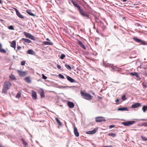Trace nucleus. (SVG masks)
Wrapping results in <instances>:
<instances>
[{"mask_svg": "<svg viewBox=\"0 0 147 147\" xmlns=\"http://www.w3.org/2000/svg\"><path fill=\"white\" fill-rule=\"evenodd\" d=\"M11 85V84L8 81L5 82L3 85L2 93L5 94H6L7 90L9 89Z\"/></svg>", "mask_w": 147, "mask_h": 147, "instance_id": "obj_1", "label": "nucleus"}, {"mask_svg": "<svg viewBox=\"0 0 147 147\" xmlns=\"http://www.w3.org/2000/svg\"><path fill=\"white\" fill-rule=\"evenodd\" d=\"M81 94L83 98L87 100H90L92 98V96L90 94L83 91L81 92Z\"/></svg>", "mask_w": 147, "mask_h": 147, "instance_id": "obj_2", "label": "nucleus"}, {"mask_svg": "<svg viewBox=\"0 0 147 147\" xmlns=\"http://www.w3.org/2000/svg\"><path fill=\"white\" fill-rule=\"evenodd\" d=\"M17 72L19 76L22 77L25 76L27 74V71H23L19 70H17Z\"/></svg>", "mask_w": 147, "mask_h": 147, "instance_id": "obj_3", "label": "nucleus"}, {"mask_svg": "<svg viewBox=\"0 0 147 147\" xmlns=\"http://www.w3.org/2000/svg\"><path fill=\"white\" fill-rule=\"evenodd\" d=\"M135 121H129L125 122H123L122 123V124L126 126H129L132 125L135 123Z\"/></svg>", "mask_w": 147, "mask_h": 147, "instance_id": "obj_4", "label": "nucleus"}, {"mask_svg": "<svg viewBox=\"0 0 147 147\" xmlns=\"http://www.w3.org/2000/svg\"><path fill=\"white\" fill-rule=\"evenodd\" d=\"M13 8L15 11L16 15L19 18L22 19H24V17L20 13L16 8L14 7H13Z\"/></svg>", "mask_w": 147, "mask_h": 147, "instance_id": "obj_5", "label": "nucleus"}, {"mask_svg": "<svg viewBox=\"0 0 147 147\" xmlns=\"http://www.w3.org/2000/svg\"><path fill=\"white\" fill-rule=\"evenodd\" d=\"M24 34L27 38H28L32 40H35L34 37L30 33L26 32H24Z\"/></svg>", "mask_w": 147, "mask_h": 147, "instance_id": "obj_6", "label": "nucleus"}, {"mask_svg": "<svg viewBox=\"0 0 147 147\" xmlns=\"http://www.w3.org/2000/svg\"><path fill=\"white\" fill-rule=\"evenodd\" d=\"M96 121L97 122H100L102 121H105L106 120L105 118L102 117H98L95 118Z\"/></svg>", "mask_w": 147, "mask_h": 147, "instance_id": "obj_7", "label": "nucleus"}, {"mask_svg": "<svg viewBox=\"0 0 147 147\" xmlns=\"http://www.w3.org/2000/svg\"><path fill=\"white\" fill-rule=\"evenodd\" d=\"M132 39L137 42L140 43L143 45H144L145 44L144 41L136 37H133Z\"/></svg>", "mask_w": 147, "mask_h": 147, "instance_id": "obj_8", "label": "nucleus"}, {"mask_svg": "<svg viewBox=\"0 0 147 147\" xmlns=\"http://www.w3.org/2000/svg\"><path fill=\"white\" fill-rule=\"evenodd\" d=\"M130 75L132 76H135L136 77L137 80H140L141 79L138 74L136 72H135L133 73H130Z\"/></svg>", "mask_w": 147, "mask_h": 147, "instance_id": "obj_9", "label": "nucleus"}, {"mask_svg": "<svg viewBox=\"0 0 147 147\" xmlns=\"http://www.w3.org/2000/svg\"><path fill=\"white\" fill-rule=\"evenodd\" d=\"M80 13L82 16L87 18H89V16L85 13L83 11V9H82L79 11Z\"/></svg>", "mask_w": 147, "mask_h": 147, "instance_id": "obj_10", "label": "nucleus"}, {"mask_svg": "<svg viewBox=\"0 0 147 147\" xmlns=\"http://www.w3.org/2000/svg\"><path fill=\"white\" fill-rule=\"evenodd\" d=\"M72 3L74 5L78 8L79 11L82 9L80 7V6L78 5V4H77V3H76V2H75L73 1H72Z\"/></svg>", "mask_w": 147, "mask_h": 147, "instance_id": "obj_11", "label": "nucleus"}, {"mask_svg": "<svg viewBox=\"0 0 147 147\" xmlns=\"http://www.w3.org/2000/svg\"><path fill=\"white\" fill-rule=\"evenodd\" d=\"M141 106V104L139 103H135L132 106V108H137Z\"/></svg>", "mask_w": 147, "mask_h": 147, "instance_id": "obj_12", "label": "nucleus"}, {"mask_svg": "<svg viewBox=\"0 0 147 147\" xmlns=\"http://www.w3.org/2000/svg\"><path fill=\"white\" fill-rule=\"evenodd\" d=\"M32 96L33 99L36 100L37 99V93L36 92L34 91H32Z\"/></svg>", "mask_w": 147, "mask_h": 147, "instance_id": "obj_13", "label": "nucleus"}, {"mask_svg": "<svg viewBox=\"0 0 147 147\" xmlns=\"http://www.w3.org/2000/svg\"><path fill=\"white\" fill-rule=\"evenodd\" d=\"M67 105L70 108H72L74 107V105L73 102L70 101H68L67 102Z\"/></svg>", "mask_w": 147, "mask_h": 147, "instance_id": "obj_14", "label": "nucleus"}, {"mask_svg": "<svg viewBox=\"0 0 147 147\" xmlns=\"http://www.w3.org/2000/svg\"><path fill=\"white\" fill-rule=\"evenodd\" d=\"M97 129L96 128H95L93 130L91 131H88L86 132L87 134H93L95 133L97 131Z\"/></svg>", "mask_w": 147, "mask_h": 147, "instance_id": "obj_15", "label": "nucleus"}, {"mask_svg": "<svg viewBox=\"0 0 147 147\" xmlns=\"http://www.w3.org/2000/svg\"><path fill=\"white\" fill-rule=\"evenodd\" d=\"M10 46L11 47L15 49L16 48V41L15 40L13 41L10 44Z\"/></svg>", "mask_w": 147, "mask_h": 147, "instance_id": "obj_16", "label": "nucleus"}, {"mask_svg": "<svg viewBox=\"0 0 147 147\" xmlns=\"http://www.w3.org/2000/svg\"><path fill=\"white\" fill-rule=\"evenodd\" d=\"M78 43L81 47L84 50H86V47L80 40H78Z\"/></svg>", "mask_w": 147, "mask_h": 147, "instance_id": "obj_17", "label": "nucleus"}, {"mask_svg": "<svg viewBox=\"0 0 147 147\" xmlns=\"http://www.w3.org/2000/svg\"><path fill=\"white\" fill-rule=\"evenodd\" d=\"M78 43L81 47L84 50H86V47L80 40H78Z\"/></svg>", "mask_w": 147, "mask_h": 147, "instance_id": "obj_18", "label": "nucleus"}, {"mask_svg": "<svg viewBox=\"0 0 147 147\" xmlns=\"http://www.w3.org/2000/svg\"><path fill=\"white\" fill-rule=\"evenodd\" d=\"M66 78L67 80L73 83L75 82V80L74 79L68 76H67Z\"/></svg>", "mask_w": 147, "mask_h": 147, "instance_id": "obj_19", "label": "nucleus"}, {"mask_svg": "<svg viewBox=\"0 0 147 147\" xmlns=\"http://www.w3.org/2000/svg\"><path fill=\"white\" fill-rule=\"evenodd\" d=\"M74 132L75 135L76 137H78L79 136V134L78 132L77 128L76 127H75L74 128Z\"/></svg>", "mask_w": 147, "mask_h": 147, "instance_id": "obj_20", "label": "nucleus"}, {"mask_svg": "<svg viewBox=\"0 0 147 147\" xmlns=\"http://www.w3.org/2000/svg\"><path fill=\"white\" fill-rule=\"evenodd\" d=\"M40 97L41 98L44 97L45 96L44 92L43 90L42 89H41L40 90Z\"/></svg>", "mask_w": 147, "mask_h": 147, "instance_id": "obj_21", "label": "nucleus"}, {"mask_svg": "<svg viewBox=\"0 0 147 147\" xmlns=\"http://www.w3.org/2000/svg\"><path fill=\"white\" fill-rule=\"evenodd\" d=\"M25 80L28 83H30L31 82L30 77H27L24 78Z\"/></svg>", "mask_w": 147, "mask_h": 147, "instance_id": "obj_22", "label": "nucleus"}, {"mask_svg": "<svg viewBox=\"0 0 147 147\" xmlns=\"http://www.w3.org/2000/svg\"><path fill=\"white\" fill-rule=\"evenodd\" d=\"M26 12L30 15L32 16H35V15L32 13L31 12V11L30 10L28 9L26 11Z\"/></svg>", "mask_w": 147, "mask_h": 147, "instance_id": "obj_23", "label": "nucleus"}, {"mask_svg": "<svg viewBox=\"0 0 147 147\" xmlns=\"http://www.w3.org/2000/svg\"><path fill=\"white\" fill-rule=\"evenodd\" d=\"M21 141L26 147L28 146V145L27 143L24 140L23 138H21Z\"/></svg>", "mask_w": 147, "mask_h": 147, "instance_id": "obj_24", "label": "nucleus"}, {"mask_svg": "<svg viewBox=\"0 0 147 147\" xmlns=\"http://www.w3.org/2000/svg\"><path fill=\"white\" fill-rule=\"evenodd\" d=\"M27 53L28 54L31 55H34L35 53L34 52L32 49L28 50L27 51Z\"/></svg>", "mask_w": 147, "mask_h": 147, "instance_id": "obj_25", "label": "nucleus"}, {"mask_svg": "<svg viewBox=\"0 0 147 147\" xmlns=\"http://www.w3.org/2000/svg\"><path fill=\"white\" fill-rule=\"evenodd\" d=\"M9 78L10 80H13L16 79L15 76L12 74H11L9 76Z\"/></svg>", "mask_w": 147, "mask_h": 147, "instance_id": "obj_26", "label": "nucleus"}, {"mask_svg": "<svg viewBox=\"0 0 147 147\" xmlns=\"http://www.w3.org/2000/svg\"><path fill=\"white\" fill-rule=\"evenodd\" d=\"M22 40L23 41H24L27 42L28 43H31L32 42L30 40L28 39H26L24 38H22Z\"/></svg>", "mask_w": 147, "mask_h": 147, "instance_id": "obj_27", "label": "nucleus"}, {"mask_svg": "<svg viewBox=\"0 0 147 147\" xmlns=\"http://www.w3.org/2000/svg\"><path fill=\"white\" fill-rule=\"evenodd\" d=\"M117 110L118 111H128V109L126 107H123L119 108Z\"/></svg>", "mask_w": 147, "mask_h": 147, "instance_id": "obj_28", "label": "nucleus"}, {"mask_svg": "<svg viewBox=\"0 0 147 147\" xmlns=\"http://www.w3.org/2000/svg\"><path fill=\"white\" fill-rule=\"evenodd\" d=\"M142 84L144 88H146L147 87V82L146 81H144Z\"/></svg>", "mask_w": 147, "mask_h": 147, "instance_id": "obj_29", "label": "nucleus"}, {"mask_svg": "<svg viewBox=\"0 0 147 147\" xmlns=\"http://www.w3.org/2000/svg\"><path fill=\"white\" fill-rule=\"evenodd\" d=\"M21 92L20 91H19L16 95V98H20L21 96Z\"/></svg>", "mask_w": 147, "mask_h": 147, "instance_id": "obj_30", "label": "nucleus"}, {"mask_svg": "<svg viewBox=\"0 0 147 147\" xmlns=\"http://www.w3.org/2000/svg\"><path fill=\"white\" fill-rule=\"evenodd\" d=\"M142 110L144 112H145L147 111V106L144 105L142 107Z\"/></svg>", "mask_w": 147, "mask_h": 147, "instance_id": "obj_31", "label": "nucleus"}, {"mask_svg": "<svg viewBox=\"0 0 147 147\" xmlns=\"http://www.w3.org/2000/svg\"><path fill=\"white\" fill-rule=\"evenodd\" d=\"M43 43L45 45H53L52 43L48 41L44 42Z\"/></svg>", "mask_w": 147, "mask_h": 147, "instance_id": "obj_32", "label": "nucleus"}, {"mask_svg": "<svg viewBox=\"0 0 147 147\" xmlns=\"http://www.w3.org/2000/svg\"><path fill=\"white\" fill-rule=\"evenodd\" d=\"M65 66L66 68L68 70H70L71 69V66L67 64H65Z\"/></svg>", "mask_w": 147, "mask_h": 147, "instance_id": "obj_33", "label": "nucleus"}, {"mask_svg": "<svg viewBox=\"0 0 147 147\" xmlns=\"http://www.w3.org/2000/svg\"><path fill=\"white\" fill-rule=\"evenodd\" d=\"M55 120L58 123L59 125H61V122L57 118H56Z\"/></svg>", "mask_w": 147, "mask_h": 147, "instance_id": "obj_34", "label": "nucleus"}, {"mask_svg": "<svg viewBox=\"0 0 147 147\" xmlns=\"http://www.w3.org/2000/svg\"><path fill=\"white\" fill-rule=\"evenodd\" d=\"M8 28L9 30H14V28L13 26L11 25L10 26H9L8 27Z\"/></svg>", "mask_w": 147, "mask_h": 147, "instance_id": "obj_35", "label": "nucleus"}, {"mask_svg": "<svg viewBox=\"0 0 147 147\" xmlns=\"http://www.w3.org/2000/svg\"><path fill=\"white\" fill-rule=\"evenodd\" d=\"M109 135L112 137H115L116 136V134L114 133H109Z\"/></svg>", "mask_w": 147, "mask_h": 147, "instance_id": "obj_36", "label": "nucleus"}, {"mask_svg": "<svg viewBox=\"0 0 147 147\" xmlns=\"http://www.w3.org/2000/svg\"><path fill=\"white\" fill-rule=\"evenodd\" d=\"M0 52L3 53H5L6 51L5 49H2L1 48L0 49Z\"/></svg>", "mask_w": 147, "mask_h": 147, "instance_id": "obj_37", "label": "nucleus"}, {"mask_svg": "<svg viewBox=\"0 0 147 147\" xmlns=\"http://www.w3.org/2000/svg\"><path fill=\"white\" fill-rule=\"evenodd\" d=\"M121 99L123 101L127 99V98L125 96V95H123L122 96Z\"/></svg>", "mask_w": 147, "mask_h": 147, "instance_id": "obj_38", "label": "nucleus"}, {"mask_svg": "<svg viewBox=\"0 0 147 147\" xmlns=\"http://www.w3.org/2000/svg\"><path fill=\"white\" fill-rule=\"evenodd\" d=\"M65 57V54H62L60 56V58L62 59H63Z\"/></svg>", "mask_w": 147, "mask_h": 147, "instance_id": "obj_39", "label": "nucleus"}, {"mask_svg": "<svg viewBox=\"0 0 147 147\" xmlns=\"http://www.w3.org/2000/svg\"><path fill=\"white\" fill-rule=\"evenodd\" d=\"M26 61H22L21 62V65H25Z\"/></svg>", "mask_w": 147, "mask_h": 147, "instance_id": "obj_40", "label": "nucleus"}, {"mask_svg": "<svg viewBox=\"0 0 147 147\" xmlns=\"http://www.w3.org/2000/svg\"><path fill=\"white\" fill-rule=\"evenodd\" d=\"M59 76L60 78H61L62 79H64V76L61 74H59Z\"/></svg>", "mask_w": 147, "mask_h": 147, "instance_id": "obj_41", "label": "nucleus"}, {"mask_svg": "<svg viewBox=\"0 0 147 147\" xmlns=\"http://www.w3.org/2000/svg\"><path fill=\"white\" fill-rule=\"evenodd\" d=\"M42 78L44 79H46L47 78V77L45 76L44 74H42Z\"/></svg>", "mask_w": 147, "mask_h": 147, "instance_id": "obj_42", "label": "nucleus"}, {"mask_svg": "<svg viewBox=\"0 0 147 147\" xmlns=\"http://www.w3.org/2000/svg\"><path fill=\"white\" fill-rule=\"evenodd\" d=\"M115 127V125H110L109 126V128L110 129H111L112 128L114 127Z\"/></svg>", "mask_w": 147, "mask_h": 147, "instance_id": "obj_43", "label": "nucleus"}, {"mask_svg": "<svg viewBox=\"0 0 147 147\" xmlns=\"http://www.w3.org/2000/svg\"><path fill=\"white\" fill-rule=\"evenodd\" d=\"M102 147H113V146L111 145H108V146H102Z\"/></svg>", "mask_w": 147, "mask_h": 147, "instance_id": "obj_44", "label": "nucleus"}, {"mask_svg": "<svg viewBox=\"0 0 147 147\" xmlns=\"http://www.w3.org/2000/svg\"><path fill=\"white\" fill-rule=\"evenodd\" d=\"M21 48H22L20 46H18L17 47V49H18V50L21 49Z\"/></svg>", "mask_w": 147, "mask_h": 147, "instance_id": "obj_45", "label": "nucleus"}, {"mask_svg": "<svg viewBox=\"0 0 147 147\" xmlns=\"http://www.w3.org/2000/svg\"><path fill=\"white\" fill-rule=\"evenodd\" d=\"M57 67L58 68H59V69H61V66L60 65H59L58 64L57 65Z\"/></svg>", "mask_w": 147, "mask_h": 147, "instance_id": "obj_46", "label": "nucleus"}, {"mask_svg": "<svg viewBox=\"0 0 147 147\" xmlns=\"http://www.w3.org/2000/svg\"><path fill=\"white\" fill-rule=\"evenodd\" d=\"M143 125L144 126L147 127V122L144 123L143 124Z\"/></svg>", "mask_w": 147, "mask_h": 147, "instance_id": "obj_47", "label": "nucleus"}, {"mask_svg": "<svg viewBox=\"0 0 147 147\" xmlns=\"http://www.w3.org/2000/svg\"><path fill=\"white\" fill-rule=\"evenodd\" d=\"M142 140L144 141H147V138H142Z\"/></svg>", "mask_w": 147, "mask_h": 147, "instance_id": "obj_48", "label": "nucleus"}, {"mask_svg": "<svg viewBox=\"0 0 147 147\" xmlns=\"http://www.w3.org/2000/svg\"><path fill=\"white\" fill-rule=\"evenodd\" d=\"M119 101V99H117L116 100H115V102H116V103H117Z\"/></svg>", "mask_w": 147, "mask_h": 147, "instance_id": "obj_49", "label": "nucleus"}, {"mask_svg": "<svg viewBox=\"0 0 147 147\" xmlns=\"http://www.w3.org/2000/svg\"><path fill=\"white\" fill-rule=\"evenodd\" d=\"M0 3L2 4V2L1 1V0H0Z\"/></svg>", "mask_w": 147, "mask_h": 147, "instance_id": "obj_50", "label": "nucleus"}, {"mask_svg": "<svg viewBox=\"0 0 147 147\" xmlns=\"http://www.w3.org/2000/svg\"><path fill=\"white\" fill-rule=\"evenodd\" d=\"M127 0H122V1L123 2H126V1H127Z\"/></svg>", "mask_w": 147, "mask_h": 147, "instance_id": "obj_51", "label": "nucleus"}, {"mask_svg": "<svg viewBox=\"0 0 147 147\" xmlns=\"http://www.w3.org/2000/svg\"><path fill=\"white\" fill-rule=\"evenodd\" d=\"M98 98H100V99H102V97H100V96H98Z\"/></svg>", "mask_w": 147, "mask_h": 147, "instance_id": "obj_52", "label": "nucleus"}, {"mask_svg": "<svg viewBox=\"0 0 147 147\" xmlns=\"http://www.w3.org/2000/svg\"><path fill=\"white\" fill-rule=\"evenodd\" d=\"M47 40H49V39H48V38L47 39Z\"/></svg>", "mask_w": 147, "mask_h": 147, "instance_id": "obj_53", "label": "nucleus"}, {"mask_svg": "<svg viewBox=\"0 0 147 147\" xmlns=\"http://www.w3.org/2000/svg\"><path fill=\"white\" fill-rule=\"evenodd\" d=\"M93 94H94V92H93Z\"/></svg>", "mask_w": 147, "mask_h": 147, "instance_id": "obj_54", "label": "nucleus"}]
</instances>
